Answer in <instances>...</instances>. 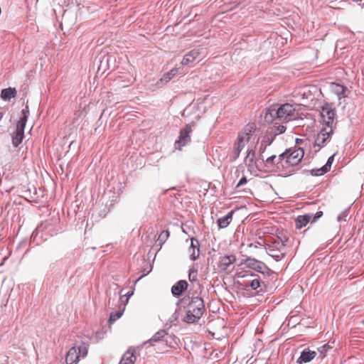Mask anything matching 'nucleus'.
Wrapping results in <instances>:
<instances>
[{"label": "nucleus", "mask_w": 364, "mask_h": 364, "mask_svg": "<svg viewBox=\"0 0 364 364\" xmlns=\"http://www.w3.org/2000/svg\"><path fill=\"white\" fill-rule=\"evenodd\" d=\"M316 355V353L309 348L304 349L296 360L299 364L306 363L311 361Z\"/></svg>", "instance_id": "4468645a"}, {"label": "nucleus", "mask_w": 364, "mask_h": 364, "mask_svg": "<svg viewBox=\"0 0 364 364\" xmlns=\"http://www.w3.org/2000/svg\"><path fill=\"white\" fill-rule=\"evenodd\" d=\"M199 242L196 237L191 239V245L188 247V252L190 254V259L192 261L196 260L199 257L200 248Z\"/></svg>", "instance_id": "ddd939ff"}, {"label": "nucleus", "mask_w": 364, "mask_h": 364, "mask_svg": "<svg viewBox=\"0 0 364 364\" xmlns=\"http://www.w3.org/2000/svg\"><path fill=\"white\" fill-rule=\"evenodd\" d=\"M287 241V240L285 241L284 240H278V241H275L274 242V246H272V247L273 248H276L277 251L279 252H281L282 250L284 249V247H285V242Z\"/></svg>", "instance_id": "c9c22d12"}, {"label": "nucleus", "mask_w": 364, "mask_h": 364, "mask_svg": "<svg viewBox=\"0 0 364 364\" xmlns=\"http://www.w3.org/2000/svg\"><path fill=\"white\" fill-rule=\"evenodd\" d=\"M200 52L197 49H193L186 53L181 61V64L183 65H186L189 64L190 63L193 62L199 55Z\"/></svg>", "instance_id": "6ab92c4d"}, {"label": "nucleus", "mask_w": 364, "mask_h": 364, "mask_svg": "<svg viewBox=\"0 0 364 364\" xmlns=\"http://www.w3.org/2000/svg\"><path fill=\"white\" fill-rule=\"evenodd\" d=\"M25 127L23 122H17L15 130L11 134L12 144L16 148L21 144L24 138Z\"/></svg>", "instance_id": "423d86ee"}, {"label": "nucleus", "mask_w": 364, "mask_h": 364, "mask_svg": "<svg viewBox=\"0 0 364 364\" xmlns=\"http://www.w3.org/2000/svg\"><path fill=\"white\" fill-rule=\"evenodd\" d=\"M290 151V149H287L284 152L282 153L279 156H277V158H279L280 165L283 168L287 167L289 164H285V160L288 156V153Z\"/></svg>", "instance_id": "c756f323"}, {"label": "nucleus", "mask_w": 364, "mask_h": 364, "mask_svg": "<svg viewBox=\"0 0 364 364\" xmlns=\"http://www.w3.org/2000/svg\"><path fill=\"white\" fill-rule=\"evenodd\" d=\"M170 232L168 230H163L159 235L158 242L159 245L161 246L168 238Z\"/></svg>", "instance_id": "2f4dec72"}, {"label": "nucleus", "mask_w": 364, "mask_h": 364, "mask_svg": "<svg viewBox=\"0 0 364 364\" xmlns=\"http://www.w3.org/2000/svg\"><path fill=\"white\" fill-rule=\"evenodd\" d=\"M320 348H321V353H322L323 351H327L328 349V346H327L326 345H324V346H321Z\"/></svg>", "instance_id": "de8ad7c7"}, {"label": "nucleus", "mask_w": 364, "mask_h": 364, "mask_svg": "<svg viewBox=\"0 0 364 364\" xmlns=\"http://www.w3.org/2000/svg\"><path fill=\"white\" fill-rule=\"evenodd\" d=\"M334 156L335 154H333L332 156H329L328 159H327L326 164L323 166L325 169L327 170L328 171H329L331 169V165L334 160Z\"/></svg>", "instance_id": "4c0bfd02"}, {"label": "nucleus", "mask_w": 364, "mask_h": 364, "mask_svg": "<svg viewBox=\"0 0 364 364\" xmlns=\"http://www.w3.org/2000/svg\"><path fill=\"white\" fill-rule=\"evenodd\" d=\"M115 200H112L110 201V204L108 205V204H106L105 205H104L102 207V208L99 211V215L100 217L101 218H105L107 213L109 212L110 210V207L113 205V202Z\"/></svg>", "instance_id": "cd10ccee"}, {"label": "nucleus", "mask_w": 364, "mask_h": 364, "mask_svg": "<svg viewBox=\"0 0 364 364\" xmlns=\"http://www.w3.org/2000/svg\"><path fill=\"white\" fill-rule=\"evenodd\" d=\"M333 92L339 97H341V95H344L345 92L346 91L347 88L346 87L340 85V84H336L333 87Z\"/></svg>", "instance_id": "a878e982"}, {"label": "nucleus", "mask_w": 364, "mask_h": 364, "mask_svg": "<svg viewBox=\"0 0 364 364\" xmlns=\"http://www.w3.org/2000/svg\"><path fill=\"white\" fill-rule=\"evenodd\" d=\"M349 210L348 209H346L341 212L337 217V220L338 222L344 221L346 222L347 220V217L348 215Z\"/></svg>", "instance_id": "e433bc0d"}, {"label": "nucleus", "mask_w": 364, "mask_h": 364, "mask_svg": "<svg viewBox=\"0 0 364 364\" xmlns=\"http://www.w3.org/2000/svg\"><path fill=\"white\" fill-rule=\"evenodd\" d=\"M235 261L236 257L235 255H226L221 257L218 267L222 271H226Z\"/></svg>", "instance_id": "2eb2a0df"}, {"label": "nucleus", "mask_w": 364, "mask_h": 364, "mask_svg": "<svg viewBox=\"0 0 364 364\" xmlns=\"http://www.w3.org/2000/svg\"><path fill=\"white\" fill-rule=\"evenodd\" d=\"M185 298H183V299L180 300L178 302H183L184 301Z\"/></svg>", "instance_id": "8fccbe9b"}, {"label": "nucleus", "mask_w": 364, "mask_h": 364, "mask_svg": "<svg viewBox=\"0 0 364 364\" xmlns=\"http://www.w3.org/2000/svg\"><path fill=\"white\" fill-rule=\"evenodd\" d=\"M106 294L107 296L109 297V301H108V303L109 304L110 303V299H111V287L109 288V290H107L106 291Z\"/></svg>", "instance_id": "a18cd8bd"}, {"label": "nucleus", "mask_w": 364, "mask_h": 364, "mask_svg": "<svg viewBox=\"0 0 364 364\" xmlns=\"http://www.w3.org/2000/svg\"><path fill=\"white\" fill-rule=\"evenodd\" d=\"M253 290L257 289L260 287V281L258 278L254 279L250 284Z\"/></svg>", "instance_id": "58836bf2"}, {"label": "nucleus", "mask_w": 364, "mask_h": 364, "mask_svg": "<svg viewBox=\"0 0 364 364\" xmlns=\"http://www.w3.org/2000/svg\"><path fill=\"white\" fill-rule=\"evenodd\" d=\"M79 354L77 353L75 347L71 348L66 354L65 363L66 364H75L79 360Z\"/></svg>", "instance_id": "a211bd4d"}, {"label": "nucleus", "mask_w": 364, "mask_h": 364, "mask_svg": "<svg viewBox=\"0 0 364 364\" xmlns=\"http://www.w3.org/2000/svg\"><path fill=\"white\" fill-rule=\"evenodd\" d=\"M276 136L277 134H274V131L268 127L265 134L262 137V141L266 145L269 146L274 141Z\"/></svg>", "instance_id": "4be33fe9"}, {"label": "nucleus", "mask_w": 364, "mask_h": 364, "mask_svg": "<svg viewBox=\"0 0 364 364\" xmlns=\"http://www.w3.org/2000/svg\"><path fill=\"white\" fill-rule=\"evenodd\" d=\"M321 117L323 118V124L328 129L333 128L332 124L335 117V112L333 109L323 107Z\"/></svg>", "instance_id": "9d476101"}, {"label": "nucleus", "mask_w": 364, "mask_h": 364, "mask_svg": "<svg viewBox=\"0 0 364 364\" xmlns=\"http://www.w3.org/2000/svg\"><path fill=\"white\" fill-rule=\"evenodd\" d=\"M247 182V179L246 178V176H242L240 180L239 181V182L237 183L236 187L237 188H239L241 186H243L245 184H246Z\"/></svg>", "instance_id": "37998d69"}, {"label": "nucleus", "mask_w": 364, "mask_h": 364, "mask_svg": "<svg viewBox=\"0 0 364 364\" xmlns=\"http://www.w3.org/2000/svg\"><path fill=\"white\" fill-rule=\"evenodd\" d=\"M134 292L132 291H130L127 292L124 296L127 297V301H128V299L130 298L133 295Z\"/></svg>", "instance_id": "49530a36"}, {"label": "nucleus", "mask_w": 364, "mask_h": 364, "mask_svg": "<svg viewBox=\"0 0 364 364\" xmlns=\"http://www.w3.org/2000/svg\"><path fill=\"white\" fill-rule=\"evenodd\" d=\"M177 69H172L164 75L162 80L167 82L170 81L177 74Z\"/></svg>", "instance_id": "72a5a7b5"}, {"label": "nucleus", "mask_w": 364, "mask_h": 364, "mask_svg": "<svg viewBox=\"0 0 364 364\" xmlns=\"http://www.w3.org/2000/svg\"><path fill=\"white\" fill-rule=\"evenodd\" d=\"M233 211L231 210L225 216L218 219L217 223L220 229L225 228L231 223L232 220Z\"/></svg>", "instance_id": "aec40b11"}, {"label": "nucleus", "mask_w": 364, "mask_h": 364, "mask_svg": "<svg viewBox=\"0 0 364 364\" xmlns=\"http://www.w3.org/2000/svg\"><path fill=\"white\" fill-rule=\"evenodd\" d=\"M240 153L238 151H236L235 149L232 151V153L231 154L230 156V159L231 161H235L236 159H238L239 156H240Z\"/></svg>", "instance_id": "ea45409f"}, {"label": "nucleus", "mask_w": 364, "mask_h": 364, "mask_svg": "<svg viewBox=\"0 0 364 364\" xmlns=\"http://www.w3.org/2000/svg\"><path fill=\"white\" fill-rule=\"evenodd\" d=\"M301 141H302L301 139H296V143H299V142H300Z\"/></svg>", "instance_id": "09e8293b"}, {"label": "nucleus", "mask_w": 364, "mask_h": 364, "mask_svg": "<svg viewBox=\"0 0 364 364\" xmlns=\"http://www.w3.org/2000/svg\"><path fill=\"white\" fill-rule=\"evenodd\" d=\"M277 114V119L279 121H289L294 117L295 109L289 103L283 104L281 105H275Z\"/></svg>", "instance_id": "20e7f679"}, {"label": "nucleus", "mask_w": 364, "mask_h": 364, "mask_svg": "<svg viewBox=\"0 0 364 364\" xmlns=\"http://www.w3.org/2000/svg\"><path fill=\"white\" fill-rule=\"evenodd\" d=\"M242 264H244L247 268L252 269L264 275L270 276L274 272L263 262L250 257H247L243 259Z\"/></svg>", "instance_id": "f03ea898"}, {"label": "nucleus", "mask_w": 364, "mask_h": 364, "mask_svg": "<svg viewBox=\"0 0 364 364\" xmlns=\"http://www.w3.org/2000/svg\"><path fill=\"white\" fill-rule=\"evenodd\" d=\"M323 215L322 211H318L316 214H313L311 218V223H315L318 218H320Z\"/></svg>", "instance_id": "a19ab883"}, {"label": "nucleus", "mask_w": 364, "mask_h": 364, "mask_svg": "<svg viewBox=\"0 0 364 364\" xmlns=\"http://www.w3.org/2000/svg\"><path fill=\"white\" fill-rule=\"evenodd\" d=\"M187 307L188 309L183 318V321L187 323L197 322L205 312L204 301L198 296H192Z\"/></svg>", "instance_id": "f257e3e1"}, {"label": "nucleus", "mask_w": 364, "mask_h": 364, "mask_svg": "<svg viewBox=\"0 0 364 364\" xmlns=\"http://www.w3.org/2000/svg\"><path fill=\"white\" fill-rule=\"evenodd\" d=\"M277 124L278 122H275L274 125L269 128L272 129L273 131H274V134H277V135L284 133L287 129L286 127L282 124L277 125Z\"/></svg>", "instance_id": "bb28decb"}, {"label": "nucleus", "mask_w": 364, "mask_h": 364, "mask_svg": "<svg viewBox=\"0 0 364 364\" xmlns=\"http://www.w3.org/2000/svg\"><path fill=\"white\" fill-rule=\"evenodd\" d=\"M128 354H129V351L123 355L119 364H134L135 357L134 354L132 353L127 356Z\"/></svg>", "instance_id": "393cba45"}, {"label": "nucleus", "mask_w": 364, "mask_h": 364, "mask_svg": "<svg viewBox=\"0 0 364 364\" xmlns=\"http://www.w3.org/2000/svg\"><path fill=\"white\" fill-rule=\"evenodd\" d=\"M267 254L272 257L275 261L279 262L284 257V252H279L274 248L269 246L267 248Z\"/></svg>", "instance_id": "5701e85b"}, {"label": "nucleus", "mask_w": 364, "mask_h": 364, "mask_svg": "<svg viewBox=\"0 0 364 364\" xmlns=\"http://www.w3.org/2000/svg\"><path fill=\"white\" fill-rule=\"evenodd\" d=\"M77 353L80 355V354H82V356H85L87 353V348L86 346H80L79 348H78V352Z\"/></svg>", "instance_id": "79ce46f5"}, {"label": "nucleus", "mask_w": 364, "mask_h": 364, "mask_svg": "<svg viewBox=\"0 0 364 364\" xmlns=\"http://www.w3.org/2000/svg\"><path fill=\"white\" fill-rule=\"evenodd\" d=\"M310 172L312 176H323V174L326 173L328 171L327 170H326L324 166H323L322 167H321L319 168H313L311 170Z\"/></svg>", "instance_id": "473e14b6"}, {"label": "nucleus", "mask_w": 364, "mask_h": 364, "mask_svg": "<svg viewBox=\"0 0 364 364\" xmlns=\"http://www.w3.org/2000/svg\"><path fill=\"white\" fill-rule=\"evenodd\" d=\"M276 105H271L270 107L264 109L261 116L264 117V121L267 123H273L274 121L278 120Z\"/></svg>", "instance_id": "9b49d317"}, {"label": "nucleus", "mask_w": 364, "mask_h": 364, "mask_svg": "<svg viewBox=\"0 0 364 364\" xmlns=\"http://www.w3.org/2000/svg\"><path fill=\"white\" fill-rule=\"evenodd\" d=\"M188 284L186 280H179L171 287V293L173 296L179 297L187 289Z\"/></svg>", "instance_id": "f8f14e48"}, {"label": "nucleus", "mask_w": 364, "mask_h": 364, "mask_svg": "<svg viewBox=\"0 0 364 364\" xmlns=\"http://www.w3.org/2000/svg\"><path fill=\"white\" fill-rule=\"evenodd\" d=\"M114 286H115V287H116V288L114 289V296H116L117 294H120V293H121L122 289H121V290H118V286H117V284H114Z\"/></svg>", "instance_id": "c03bdc74"}, {"label": "nucleus", "mask_w": 364, "mask_h": 364, "mask_svg": "<svg viewBox=\"0 0 364 364\" xmlns=\"http://www.w3.org/2000/svg\"><path fill=\"white\" fill-rule=\"evenodd\" d=\"M363 325H364V321H363Z\"/></svg>", "instance_id": "3c124183"}, {"label": "nucleus", "mask_w": 364, "mask_h": 364, "mask_svg": "<svg viewBox=\"0 0 364 364\" xmlns=\"http://www.w3.org/2000/svg\"><path fill=\"white\" fill-rule=\"evenodd\" d=\"M267 146H268L267 145H266L262 141H261L259 148V153H258L257 158H256L255 151L253 149L248 150L247 156L245 159V161H248V163H247V166L248 167H252L253 166V162L255 161L256 166L258 167L259 166L258 163H259L264 160L263 154L265 151Z\"/></svg>", "instance_id": "39448f33"}, {"label": "nucleus", "mask_w": 364, "mask_h": 364, "mask_svg": "<svg viewBox=\"0 0 364 364\" xmlns=\"http://www.w3.org/2000/svg\"><path fill=\"white\" fill-rule=\"evenodd\" d=\"M195 125L194 122L188 124L184 128L180 131L178 139L175 141L176 149H181L186 145H188L191 141V134L193 132V126Z\"/></svg>", "instance_id": "7ed1b4c3"}, {"label": "nucleus", "mask_w": 364, "mask_h": 364, "mask_svg": "<svg viewBox=\"0 0 364 364\" xmlns=\"http://www.w3.org/2000/svg\"><path fill=\"white\" fill-rule=\"evenodd\" d=\"M259 164H263L264 166L267 168H272L275 166H277V168L279 167L280 165V161L279 158H277L276 155H272L266 159V160H263L261 162H259Z\"/></svg>", "instance_id": "dca6fc26"}, {"label": "nucleus", "mask_w": 364, "mask_h": 364, "mask_svg": "<svg viewBox=\"0 0 364 364\" xmlns=\"http://www.w3.org/2000/svg\"><path fill=\"white\" fill-rule=\"evenodd\" d=\"M197 276H198V270L192 267L189 269L188 272V279L191 282H197Z\"/></svg>", "instance_id": "f704fd0d"}, {"label": "nucleus", "mask_w": 364, "mask_h": 364, "mask_svg": "<svg viewBox=\"0 0 364 364\" xmlns=\"http://www.w3.org/2000/svg\"><path fill=\"white\" fill-rule=\"evenodd\" d=\"M245 132L241 133L238 135L237 141L235 144L234 149L240 152L245 146V143L250 140L252 127L248 128L247 126L245 129Z\"/></svg>", "instance_id": "1a4fd4ad"}, {"label": "nucleus", "mask_w": 364, "mask_h": 364, "mask_svg": "<svg viewBox=\"0 0 364 364\" xmlns=\"http://www.w3.org/2000/svg\"><path fill=\"white\" fill-rule=\"evenodd\" d=\"M29 114L28 106L26 105V107L21 111V116L18 122H23V124L26 125Z\"/></svg>", "instance_id": "c85d7f7f"}, {"label": "nucleus", "mask_w": 364, "mask_h": 364, "mask_svg": "<svg viewBox=\"0 0 364 364\" xmlns=\"http://www.w3.org/2000/svg\"><path fill=\"white\" fill-rule=\"evenodd\" d=\"M333 132V128H322L321 130L316 134L315 137L314 146H318L319 149L324 146L326 142L330 140Z\"/></svg>", "instance_id": "0eeeda50"}, {"label": "nucleus", "mask_w": 364, "mask_h": 364, "mask_svg": "<svg viewBox=\"0 0 364 364\" xmlns=\"http://www.w3.org/2000/svg\"><path fill=\"white\" fill-rule=\"evenodd\" d=\"M313 213H309L303 215H299L295 220V225L297 229H301L306 226L311 220Z\"/></svg>", "instance_id": "f3484780"}, {"label": "nucleus", "mask_w": 364, "mask_h": 364, "mask_svg": "<svg viewBox=\"0 0 364 364\" xmlns=\"http://www.w3.org/2000/svg\"><path fill=\"white\" fill-rule=\"evenodd\" d=\"M16 90L14 87L3 89L1 92V97L5 101H9L16 95Z\"/></svg>", "instance_id": "412c9836"}, {"label": "nucleus", "mask_w": 364, "mask_h": 364, "mask_svg": "<svg viewBox=\"0 0 364 364\" xmlns=\"http://www.w3.org/2000/svg\"><path fill=\"white\" fill-rule=\"evenodd\" d=\"M304 151L302 148L291 150L288 153V156L285 160V164H289L291 166L297 165L304 157Z\"/></svg>", "instance_id": "6e6552de"}, {"label": "nucleus", "mask_w": 364, "mask_h": 364, "mask_svg": "<svg viewBox=\"0 0 364 364\" xmlns=\"http://www.w3.org/2000/svg\"><path fill=\"white\" fill-rule=\"evenodd\" d=\"M167 335V333L165 330L161 329L157 331L149 340V342L152 343L154 342H159L162 341L165 336Z\"/></svg>", "instance_id": "b1692460"}, {"label": "nucleus", "mask_w": 364, "mask_h": 364, "mask_svg": "<svg viewBox=\"0 0 364 364\" xmlns=\"http://www.w3.org/2000/svg\"><path fill=\"white\" fill-rule=\"evenodd\" d=\"M124 311V308L122 310L117 311L115 313L112 312L109 316V323H114L117 319L119 318Z\"/></svg>", "instance_id": "7c9ffc66"}]
</instances>
